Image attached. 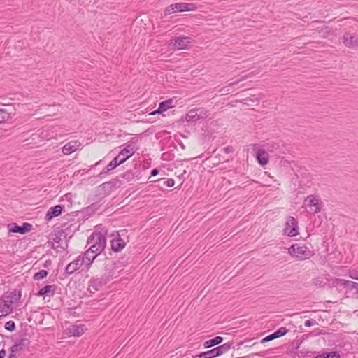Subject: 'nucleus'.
<instances>
[{
    "instance_id": "7c9ffc66",
    "label": "nucleus",
    "mask_w": 358,
    "mask_h": 358,
    "mask_svg": "<svg viewBox=\"0 0 358 358\" xmlns=\"http://www.w3.org/2000/svg\"><path fill=\"white\" fill-rule=\"evenodd\" d=\"M164 185H165L166 186H167L169 187H171L175 185V181L173 179L170 178L166 181H164Z\"/></svg>"
},
{
    "instance_id": "c9c22d12",
    "label": "nucleus",
    "mask_w": 358,
    "mask_h": 358,
    "mask_svg": "<svg viewBox=\"0 0 358 358\" xmlns=\"http://www.w3.org/2000/svg\"><path fill=\"white\" fill-rule=\"evenodd\" d=\"M337 282L338 283H340L341 285H344L345 287H349V283H350V281L345 280H343V279H338Z\"/></svg>"
},
{
    "instance_id": "0eeeda50",
    "label": "nucleus",
    "mask_w": 358,
    "mask_h": 358,
    "mask_svg": "<svg viewBox=\"0 0 358 358\" xmlns=\"http://www.w3.org/2000/svg\"><path fill=\"white\" fill-rule=\"evenodd\" d=\"M113 238L110 241L111 249L114 252H120L126 245V241L122 238V236L118 232L112 234Z\"/></svg>"
},
{
    "instance_id": "6ab92c4d",
    "label": "nucleus",
    "mask_w": 358,
    "mask_h": 358,
    "mask_svg": "<svg viewBox=\"0 0 358 358\" xmlns=\"http://www.w3.org/2000/svg\"><path fill=\"white\" fill-rule=\"evenodd\" d=\"M11 303L8 301H3L0 303V313L1 315L6 316L12 312Z\"/></svg>"
},
{
    "instance_id": "72a5a7b5",
    "label": "nucleus",
    "mask_w": 358,
    "mask_h": 358,
    "mask_svg": "<svg viewBox=\"0 0 358 358\" xmlns=\"http://www.w3.org/2000/svg\"><path fill=\"white\" fill-rule=\"evenodd\" d=\"M81 259H83V264H85L87 268L91 265L93 262L92 260L87 259L84 256H81Z\"/></svg>"
},
{
    "instance_id": "c756f323",
    "label": "nucleus",
    "mask_w": 358,
    "mask_h": 358,
    "mask_svg": "<svg viewBox=\"0 0 358 358\" xmlns=\"http://www.w3.org/2000/svg\"><path fill=\"white\" fill-rule=\"evenodd\" d=\"M327 358H340L339 354L336 352H331L326 353Z\"/></svg>"
},
{
    "instance_id": "2f4dec72",
    "label": "nucleus",
    "mask_w": 358,
    "mask_h": 358,
    "mask_svg": "<svg viewBox=\"0 0 358 358\" xmlns=\"http://www.w3.org/2000/svg\"><path fill=\"white\" fill-rule=\"evenodd\" d=\"M350 289H356L358 292V283L355 282H353V281H350V283H349V287H348Z\"/></svg>"
},
{
    "instance_id": "412c9836",
    "label": "nucleus",
    "mask_w": 358,
    "mask_h": 358,
    "mask_svg": "<svg viewBox=\"0 0 358 358\" xmlns=\"http://www.w3.org/2000/svg\"><path fill=\"white\" fill-rule=\"evenodd\" d=\"M24 344L23 341L15 343L10 348V354L9 355V358H14L16 355V353L20 351L23 348Z\"/></svg>"
},
{
    "instance_id": "ddd939ff",
    "label": "nucleus",
    "mask_w": 358,
    "mask_h": 358,
    "mask_svg": "<svg viewBox=\"0 0 358 358\" xmlns=\"http://www.w3.org/2000/svg\"><path fill=\"white\" fill-rule=\"evenodd\" d=\"M31 228V224L25 223L23 224V226H18L16 224H14L13 225H9L8 229L10 232L13 233H20L21 234H25L27 231H28Z\"/></svg>"
},
{
    "instance_id": "f03ea898",
    "label": "nucleus",
    "mask_w": 358,
    "mask_h": 358,
    "mask_svg": "<svg viewBox=\"0 0 358 358\" xmlns=\"http://www.w3.org/2000/svg\"><path fill=\"white\" fill-rule=\"evenodd\" d=\"M136 152V149L132 144H127L125 148H124L119 155L115 157L106 166L105 172H108L118 165L124 162L127 159L132 156Z\"/></svg>"
},
{
    "instance_id": "1a4fd4ad",
    "label": "nucleus",
    "mask_w": 358,
    "mask_h": 358,
    "mask_svg": "<svg viewBox=\"0 0 358 358\" xmlns=\"http://www.w3.org/2000/svg\"><path fill=\"white\" fill-rule=\"evenodd\" d=\"M83 265V259L81 256L77 257L76 259L70 262L66 267V273L69 275L73 273Z\"/></svg>"
},
{
    "instance_id": "dca6fc26",
    "label": "nucleus",
    "mask_w": 358,
    "mask_h": 358,
    "mask_svg": "<svg viewBox=\"0 0 358 358\" xmlns=\"http://www.w3.org/2000/svg\"><path fill=\"white\" fill-rule=\"evenodd\" d=\"M63 210V206L57 205L52 208H50L46 213L45 217L48 220H52L55 217L59 216Z\"/></svg>"
},
{
    "instance_id": "ea45409f",
    "label": "nucleus",
    "mask_w": 358,
    "mask_h": 358,
    "mask_svg": "<svg viewBox=\"0 0 358 358\" xmlns=\"http://www.w3.org/2000/svg\"><path fill=\"white\" fill-rule=\"evenodd\" d=\"M6 355V351L4 350H2L0 351V358H4Z\"/></svg>"
},
{
    "instance_id": "f8f14e48",
    "label": "nucleus",
    "mask_w": 358,
    "mask_h": 358,
    "mask_svg": "<svg viewBox=\"0 0 358 358\" xmlns=\"http://www.w3.org/2000/svg\"><path fill=\"white\" fill-rule=\"evenodd\" d=\"M80 143L77 141H72L66 143L62 148V152L64 155H70L79 149Z\"/></svg>"
},
{
    "instance_id": "aec40b11",
    "label": "nucleus",
    "mask_w": 358,
    "mask_h": 358,
    "mask_svg": "<svg viewBox=\"0 0 358 358\" xmlns=\"http://www.w3.org/2000/svg\"><path fill=\"white\" fill-rule=\"evenodd\" d=\"M222 341L223 338L221 336H216L213 339L205 341L203 343V346L205 348H208L221 343Z\"/></svg>"
},
{
    "instance_id": "7ed1b4c3",
    "label": "nucleus",
    "mask_w": 358,
    "mask_h": 358,
    "mask_svg": "<svg viewBox=\"0 0 358 358\" xmlns=\"http://www.w3.org/2000/svg\"><path fill=\"white\" fill-rule=\"evenodd\" d=\"M288 253L292 257L299 261L308 259L314 255L308 247L299 244L291 245L288 249Z\"/></svg>"
},
{
    "instance_id": "4c0bfd02",
    "label": "nucleus",
    "mask_w": 358,
    "mask_h": 358,
    "mask_svg": "<svg viewBox=\"0 0 358 358\" xmlns=\"http://www.w3.org/2000/svg\"><path fill=\"white\" fill-rule=\"evenodd\" d=\"M232 150H233V149H232V148H231V147H230V146L226 147V148H224V152H225L226 153H229V152H232Z\"/></svg>"
},
{
    "instance_id": "37998d69",
    "label": "nucleus",
    "mask_w": 358,
    "mask_h": 358,
    "mask_svg": "<svg viewBox=\"0 0 358 358\" xmlns=\"http://www.w3.org/2000/svg\"><path fill=\"white\" fill-rule=\"evenodd\" d=\"M3 315H1V313H0V318H1V317H3Z\"/></svg>"
},
{
    "instance_id": "cd10ccee",
    "label": "nucleus",
    "mask_w": 358,
    "mask_h": 358,
    "mask_svg": "<svg viewBox=\"0 0 358 358\" xmlns=\"http://www.w3.org/2000/svg\"><path fill=\"white\" fill-rule=\"evenodd\" d=\"M206 353L208 358H214L215 357H217V353L215 350V348H213L210 350L206 351Z\"/></svg>"
},
{
    "instance_id": "423d86ee",
    "label": "nucleus",
    "mask_w": 358,
    "mask_h": 358,
    "mask_svg": "<svg viewBox=\"0 0 358 358\" xmlns=\"http://www.w3.org/2000/svg\"><path fill=\"white\" fill-rule=\"evenodd\" d=\"M299 227L297 221L293 217H289L285 223L284 229L285 234L290 237L296 236L299 234Z\"/></svg>"
},
{
    "instance_id": "473e14b6",
    "label": "nucleus",
    "mask_w": 358,
    "mask_h": 358,
    "mask_svg": "<svg viewBox=\"0 0 358 358\" xmlns=\"http://www.w3.org/2000/svg\"><path fill=\"white\" fill-rule=\"evenodd\" d=\"M349 276L352 278V279H355V280H358V273L356 272L355 271H351L349 272Z\"/></svg>"
},
{
    "instance_id": "e433bc0d",
    "label": "nucleus",
    "mask_w": 358,
    "mask_h": 358,
    "mask_svg": "<svg viewBox=\"0 0 358 358\" xmlns=\"http://www.w3.org/2000/svg\"><path fill=\"white\" fill-rule=\"evenodd\" d=\"M193 358H208L206 352H201L199 355H196L193 357Z\"/></svg>"
},
{
    "instance_id": "bb28decb",
    "label": "nucleus",
    "mask_w": 358,
    "mask_h": 358,
    "mask_svg": "<svg viewBox=\"0 0 358 358\" xmlns=\"http://www.w3.org/2000/svg\"><path fill=\"white\" fill-rule=\"evenodd\" d=\"M6 329L8 331H14L15 329V324L13 321H8L5 324Z\"/></svg>"
},
{
    "instance_id": "39448f33",
    "label": "nucleus",
    "mask_w": 358,
    "mask_h": 358,
    "mask_svg": "<svg viewBox=\"0 0 358 358\" xmlns=\"http://www.w3.org/2000/svg\"><path fill=\"white\" fill-rule=\"evenodd\" d=\"M304 206L313 213H318L321 211L322 201L315 195H310L305 199Z\"/></svg>"
},
{
    "instance_id": "a19ab883",
    "label": "nucleus",
    "mask_w": 358,
    "mask_h": 358,
    "mask_svg": "<svg viewBox=\"0 0 358 358\" xmlns=\"http://www.w3.org/2000/svg\"><path fill=\"white\" fill-rule=\"evenodd\" d=\"M315 358H327L326 357V353H323L322 355H319L316 356Z\"/></svg>"
},
{
    "instance_id": "20e7f679",
    "label": "nucleus",
    "mask_w": 358,
    "mask_h": 358,
    "mask_svg": "<svg viewBox=\"0 0 358 358\" xmlns=\"http://www.w3.org/2000/svg\"><path fill=\"white\" fill-rule=\"evenodd\" d=\"M197 6L195 3H176L171 4L164 9V13L165 15H169L177 12L185 11H195Z\"/></svg>"
},
{
    "instance_id": "f257e3e1",
    "label": "nucleus",
    "mask_w": 358,
    "mask_h": 358,
    "mask_svg": "<svg viewBox=\"0 0 358 358\" xmlns=\"http://www.w3.org/2000/svg\"><path fill=\"white\" fill-rule=\"evenodd\" d=\"M106 234L107 230L105 228L99 227L88 238L87 245L90 246L91 250L96 252V255L101 253L106 248Z\"/></svg>"
},
{
    "instance_id": "a211bd4d",
    "label": "nucleus",
    "mask_w": 358,
    "mask_h": 358,
    "mask_svg": "<svg viewBox=\"0 0 358 358\" xmlns=\"http://www.w3.org/2000/svg\"><path fill=\"white\" fill-rule=\"evenodd\" d=\"M55 285H46L41 289L38 292V296L50 295L52 296L55 294Z\"/></svg>"
},
{
    "instance_id": "a878e982",
    "label": "nucleus",
    "mask_w": 358,
    "mask_h": 358,
    "mask_svg": "<svg viewBox=\"0 0 358 358\" xmlns=\"http://www.w3.org/2000/svg\"><path fill=\"white\" fill-rule=\"evenodd\" d=\"M287 332V330L285 327H280L273 334L275 336V338H277L284 336Z\"/></svg>"
},
{
    "instance_id": "393cba45",
    "label": "nucleus",
    "mask_w": 358,
    "mask_h": 358,
    "mask_svg": "<svg viewBox=\"0 0 358 358\" xmlns=\"http://www.w3.org/2000/svg\"><path fill=\"white\" fill-rule=\"evenodd\" d=\"M48 271L45 270H41L36 273L34 275V279L36 280H42L48 275Z\"/></svg>"
},
{
    "instance_id": "4be33fe9",
    "label": "nucleus",
    "mask_w": 358,
    "mask_h": 358,
    "mask_svg": "<svg viewBox=\"0 0 358 358\" xmlns=\"http://www.w3.org/2000/svg\"><path fill=\"white\" fill-rule=\"evenodd\" d=\"M231 344H230L229 343H226L220 346L215 348V350L217 353V355L220 356V355L227 352V351L229 350V349L231 348Z\"/></svg>"
},
{
    "instance_id": "79ce46f5",
    "label": "nucleus",
    "mask_w": 358,
    "mask_h": 358,
    "mask_svg": "<svg viewBox=\"0 0 358 358\" xmlns=\"http://www.w3.org/2000/svg\"><path fill=\"white\" fill-rule=\"evenodd\" d=\"M96 281L95 280H93V281H91V283H94Z\"/></svg>"
},
{
    "instance_id": "2eb2a0df",
    "label": "nucleus",
    "mask_w": 358,
    "mask_h": 358,
    "mask_svg": "<svg viewBox=\"0 0 358 358\" xmlns=\"http://www.w3.org/2000/svg\"><path fill=\"white\" fill-rule=\"evenodd\" d=\"M173 100L172 99H168L164 101H162L159 103V108L155 111L151 113V115H155L158 113H162L166 110H167L169 108H173Z\"/></svg>"
},
{
    "instance_id": "58836bf2",
    "label": "nucleus",
    "mask_w": 358,
    "mask_h": 358,
    "mask_svg": "<svg viewBox=\"0 0 358 358\" xmlns=\"http://www.w3.org/2000/svg\"><path fill=\"white\" fill-rule=\"evenodd\" d=\"M158 173H159V171L157 169H154L151 171V175L154 176L157 175Z\"/></svg>"
},
{
    "instance_id": "f704fd0d",
    "label": "nucleus",
    "mask_w": 358,
    "mask_h": 358,
    "mask_svg": "<svg viewBox=\"0 0 358 358\" xmlns=\"http://www.w3.org/2000/svg\"><path fill=\"white\" fill-rule=\"evenodd\" d=\"M316 324H317V322L314 320H306L305 322V326L306 327H311V326H313V325H315Z\"/></svg>"
},
{
    "instance_id": "6e6552de",
    "label": "nucleus",
    "mask_w": 358,
    "mask_h": 358,
    "mask_svg": "<svg viewBox=\"0 0 358 358\" xmlns=\"http://www.w3.org/2000/svg\"><path fill=\"white\" fill-rule=\"evenodd\" d=\"M206 113V111L204 112L201 108L192 109L187 113L185 120L187 122H196L200 118H203Z\"/></svg>"
},
{
    "instance_id": "c85d7f7f",
    "label": "nucleus",
    "mask_w": 358,
    "mask_h": 358,
    "mask_svg": "<svg viewBox=\"0 0 358 358\" xmlns=\"http://www.w3.org/2000/svg\"><path fill=\"white\" fill-rule=\"evenodd\" d=\"M275 338H276L275 336L273 333L272 334L268 335V336H266L265 338H264L262 340V343H266V342H268V341H272V340H273Z\"/></svg>"
},
{
    "instance_id": "5701e85b",
    "label": "nucleus",
    "mask_w": 358,
    "mask_h": 358,
    "mask_svg": "<svg viewBox=\"0 0 358 358\" xmlns=\"http://www.w3.org/2000/svg\"><path fill=\"white\" fill-rule=\"evenodd\" d=\"M11 113L6 108H0V123L8 121L11 117Z\"/></svg>"
},
{
    "instance_id": "4468645a",
    "label": "nucleus",
    "mask_w": 358,
    "mask_h": 358,
    "mask_svg": "<svg viewBox=\"0 0 358 358\" xmlns=\"http://www.w3.org/2000/svg\"><path fill=\"white\" fill-rule=\"evenodd\" d=\"M67 331L70 336L79 337L85 333V328L83 325L73 324L68 328Z\"/></svg>"
},
{
    "instance_id": "9d476101",
    "label": "nucleus",
    "mask_w": 358,
    "mask_h": 358,
    "mask_svg": "<svg viewBox=\"0 0 358 358\" xmlns=\"http://www.w3.org/2000/svg\"><path fill=\"white\" fill-rule=\"evenodd\" d=\"M343 43L345 46L350 48H355L358 47V36L355 34L346 33L343 36Z\"/></svg>"
},
{
    "instance_id": "b1692460",
    "label": "nucleus",
    "mask_w": 358,
    "mask_h": 358,
    "mask_svg": "<svg viewBox=\"0 0 358 358\" xmlns=\"http://www.w3.org/2000/svg\"><path fill=\"white\" fill-rule=\"evenodd\" d=\"M97 255H96V252H94V251L91 250V248H89V249L85 252V253L83 256L87 259L94 261Z\"/></svg>"
},
{
    "instance_id": "f3484780",
    "label": "nucleus",
    "mask_w": 358,
    "mask_h": 358,
    "mask_svg": "<svg viewBox=\"0 0 358 358\" xmlns=\"http://www.w3.org/2000/svg\"><path fill=\"white\" fill-rule=\"evenodd\" d=\"M257 159L261 165H266L268 162V155L264 150L259 149L257 152Z\"/></svg>"
},
{
    "instance_id": "9b49d317",
    "label": "nucleus",
    "mask_w": 358,
    "mask_h": 358,
    "mask_svg": "<svg viewBox=\"0 0 358 358\" xmlns=\"http://www.w3.org/2000/svg\"><path fill=\"white\" fill-rule=\"evenodd\" d=\"M174 48L177 50L187 49L191 42V38L189 37H176L173 39Z\"/></svg>"
}]
</instances>
